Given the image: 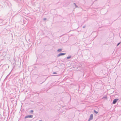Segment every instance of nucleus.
I'll use <instances>...</instances> for the list:
<instances>
[{"label":"nucleus","instance_id":"obj_1","mask_svg":"<svg viewBox=\"0 0 121 121\" xmlns=\"http://www.w3.org/2000/svg\"><path fill=\"white\" fill-rule=\"evenodd\" d=\"M93 118V114H91L90 116V117L88 120V121H90V120H92Z\"/></svg>","mask_w":121,"mask_h":121},{"label":"nucleus","instance_id":"obj_2","mask_svg":"<svg viewBox=\"0 0 121 121\" xmlns=\"http://www.w3.org/2000/svg\"><path fill=\"white\" fill-rule=\"evenodd\" d=\"M119 100L118 99H114L112 103L113 104H115L117 102V101Z\"/></svg>","mask_w":121,"mask_h":121},{"label":"nucleus","instance_id":"obj_3","mask_svg":"<svg viewBox=\"0 0 121 121\" xmlns=\"http://www.w3.org/2000/svg\"><path fill=\"white\" fill-rule=\"evenodd\" d=\"M66 54V53H60L57 56V57H58L61 56H63Z\"/></svg>","mask_w":121,"mask_h":121},{"label":"nucleus","instance_id":"obj_4","mask_svg":"<svg viewBox=\"0 0 121 121\" xmlns=\"http://www.w3.org/2000/svg\"><path fill=\"white\" fill-rule=\"evenodd\" d=\"M33 117V115H28L26 116L25 117V118H32Z\"/></svg>","mask_w":121,"mask_h":121},{"label":"nucleus","instance_id":"obj_5","mask_svg":"<svg viewBox=\"0 0 121 121\" xmlns=\"http://www.w3.org/2000/svg\"><path fill=\"white\" fill-rule=\"evenodd\" d=\"M62 50V49L61 48L57 50V51L58 52H60Z\"/></svg>","mask_w":121,"mask_h":121},{"label":"nucleus","instance_id":"obj_6","mask_svg":"<svg viewBox=\"0 0 121 121\" xmlns=\"http://www.w3.org/2000/svg\"><path fill=\"white\" fill-rule=\"evenodd\" d=\"M94 112L95 113H96V114H97L98 113V112L97 111H96L95 110H94Z\"/></svg>","mask_w":121,"mask_h":121},{"label":"nucleus","instance_id":"obj_7","mask_svg":"<svg viewBox=\"0 0 121 121\" xmlns=\"http://www.w3.org/2000/svg\"><path fill=\"white\" fill-rule=\"evenodd\" d=\"M71 56H68L67 57V59H70V58H71Z\"/></svg>","mask_w":121,"mask_h":121},{"label":"nucleus","instance_id":"obj_8","mask_svg":"<svg viewBox=\"0 0 121 121\" xmlns=\"http://www.w3.org/2000/svg\"><path fill=\"white\" fill-rule=\"evenodd\" d=\"M73 4L75 5V6L77 8L78 7V6L75 3H74Z\"/></svg>","mask_w":121,"mask_h":121},{"label":"nucleus","instance_id":"obj_9","mask_svg":"<svg viewBox=\"0 0 121 121\" xmlns=\"http://www.w3.org/2000/svg\"><path fill=\"white\" fill-rule=\"evenodd\" d=\"M121 43L120 42L118 43L117 44V46H118L120 43Z\"/></svg>","mask_w":121,"mask_h":121},{"label":"nucleus","instance_id":"obj_10","mask_svg":"<svg viewBox=\"0 0 121 121\" xmlns=\"http://www.w3.org/2000/svg\"><path fill=\"white\" fill-rule=\"evenodd\" d=\"M33 112V110H31L30 112Z\"/></svg>","mask_w":121,"mask_h":121},{"label":"nucleus","instance_id":"obj_11","mask_svg":"<svg viewBox=\"0 0 121 121\" xmlns=\"http://www.w3.org/2000/svg\"><path fill=\"white\" fill-rule=\"evenodd\" d=\"M86 26L85 25L84 26H83L82 27V28H85V27H86Z\"/></svg>","mask_w":121,"mask_h":121},{"label":"nucleus","instance_id":"obj_12","mask_svg":"<svg viewBox=\"0 0 121 121\" xmlns=\"http://www.w3.org/2000/svg\"><path fill=\"white\" fill-rule=\"evenodd\" d=\"M57 73L56 72H54L53 73V74H56Z\"/></svg>","mask_w":121,"mask_h":121},{"label":"nucleus","instance_id":"obj_13","mask_svg":"<svg viewBox=\"0 0 121 121\" xmlns=\"http://www.w3.org/2000/svg\"><path fill=\"white\" fill-rule=\"evenodd\" d=\"M43 20L44 21H45V18H43Z\"/></svg>","mask_w":121,"mask_h":121},{"label":"nucleus","instance_id":"obj_14","mask_svg":"<svg viewBox=\"0 0 121 121\" xmlns=\"http://www.w3.org/2000/svg\"><path fill=\"white\" fill-rule=\"evenodd\" d=\"M39 121H41V120H39Z\"/></svg>","mask_w":121,"mask_h":121}]
</instances>
